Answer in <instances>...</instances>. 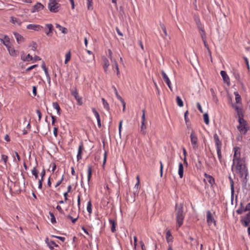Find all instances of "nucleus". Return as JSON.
I'll use <instances>...</instances> for the list:
<instances>
[{
    "instance_id": "obj_54",
    "label": "nucleus",
    "mask_w": 250,
    "mask_h": 250,
    "mask_svg": "<svg viewBox=\"0 0 250 250\" xmlns=\"http://www.w3.org/2000/svg\"><path fill=\"white\" fill-rule=\"evenodd\" d=\"M188 110H187L185 113V115H184V117H185V122L186 123H187L188 121H189V119H188Z\"/></svg>"
},
{
    "instance_id": "obj_9",
    "label": "nucleus",
    "mask_w": 250,
    "mask_h": 250,
    "mask_svg": "<svg viewBox=\"0 0 250 250\" xmlns=\"http://www.w3.org/2000/svg\"><path fill=\"white\" fill-rule=\"evenodd\" d=\"M207 221L208 225H211L213 223L214 226H216V221H215L211 212L208 210L207 212Z\"/></svg>"
},
{
    "instance_id": "obj_62",
    "label": "nucleus",
    "mask_w": 250,
    "mask_h": 250,
    "mask_svg": "<svg viewBox=\"0 0 250 250\" xmlns=\"http://www.w3.org/2000/svg\"><path fill=\"white\" fill-rule=\"evenodd\" d=\"M197 107L201 113L203 112L202 106L199 103H197Z\"/></svg>"
},
{
    "instance_id": "obj_10",
    "label": "nucleus",
    "mask_w": 250,
    "mask_h": 250,
    "mask_svg": "<svg viewBox=\"0 0 250 250\" xmlns=\"http://www.w3.org/2000/svg\"><path fill=\"white\" fill-rule=\"evenodd\" d=\"M26 28L29 30L38 31L41 30L43 28V27L39 24H29L27 25Z\"/></svg>"
},
{
    "instance_id": "obj_40",
    "label": "nucleus",
    "mask_w": 250,
    "mask_h": 250,
    "mask_svg": "<svg viewBox=\"0 0 250 250\" xmlns=\"http://www.w3.org/2000/svg\"><path fill=\"white\" fill-rule=\"evenodd\" d=\"M32 174L35 176V179H37L38 178V171L36 167H33L32 171Z\"/></svg>"
},
{
    "instance_id": "obj_41",
    "label": "nucleus",
    "mask_w": 250,
    "mask_h": 250,
    "mask_svg": "<svg viewBox=\"0 0 250 250\" xmlns=\"http://www.w3.org/2000/svg\"><path fill=\"white\" fill-rule=\"evenodd\" d=\"M112 88H113L114 89V92H115V94L117 98V99L118 100H119L120 101H122L123 100V99L122 98V97L119 95V94H118V92L117 91V90L116 89V88L115 87V86H112Z\"/></svg>"
},
{
    "instance_id": "obj_59",
    "label": "nucleus",
    "mask_w": 250,
    "mask_h": 250,
    "mask_svg": "<svg viewBox=\"0 0 250 250\" xmlns=\"http://www.w3.org/2000/svg\"><path fill=\"white\" fill-rule=\"evenodd\" d=\"M52 236L53 237H55V238H57L60 239L62 242H64L65 241V238L64 237H63L58 236H55V235H52Z\"/></svg>"
},
{
    "instance_id": "obj_39",
    "label": "nucleus",
    "mask_w": 250,
    "mask_h": 250,
    "mask_svg": "<svg viewBox=\"0 0 250 250\" xmlns=\"http://www.w3.org/2000/svg\"><path fill=\"white\" fill-rule=\"evenodd\" d=\"M203 117H204V122L205 123V124L206 125H208L209 120V117H208V114L207 113H205L203 115Z\"/></svg>"
},
{
    "instance_id": "obj_45",
    "label": "nucleus",
    "mask_w": 250,
    "mask_h": 250,
    "mask_svg": "<svg viewBox=\"0 0 250 250\" xmlns=\"http://www.w3.org/2000/svg\"><path fill=\"white\" fill-rule=\"evenodd\" d=\"M87 210L89 214L92 213V204L90 201H89L87 203Z\"/></svg>"
},
{
    "instance_id": "obj_63",
    "label": "nucleus",
    "mask_w": 250,
    "mask_h": 250,
    "mask_svg": "<svg viewBox=\"0 0 250 250\" xmlns=\"http://www.w3.org/2000/svg\"><path fill=\"white\" fill-rule=\"evenodd\" d=\"M244 211H250V203L247 205L246 207L244 208Z\"/></svg>"
},
{
    "instance_id": "obj_7",
    "label": "nucleus",
    "mask_w": 250,
    "mask_h": 250,
    "mask_svg": "<svg viewBox=\"0 0 250 250\" xmlns=\"http://www.w3.org/2000/svg\"><path fill=\"white\" fill-rule=\"evenodd\" d=\"M71 93L73 96L75 97L77 102V104L81 105L83 104V101L82 97L79 96V93L76 88H75L74 89L71 90Z\"/></svg>"
},
{
    "instance_id": "obj_44",
    "label": "nucleus",
    "mask_w": 250,
    "mask_h": 250,
    "mask_svg": "<svg viewBox=\"0 0 250 250\" xmlns=\"http://www.w3.org/2000/svg\"><path fill=\"white\" fill-rule=\"evenodd\" d=\"M160 26H161V28L162 30H163V32L164 33L165 36V37L167 36L168 34H167V29H166V27L165 25L163 23H161L160 24Z\"/></svg>"
},
{
    "instance_id": "obj_20",
    "label": "nucleus",
    "mask_w": 250,
    "mask_h": 250,
    "mask_svg": "<svg viewBox=\"0 0 250 250\" xmlns=\"http://www.w3.org/2000/svg\"><path fill=\"white\" fill-rule=\"evenodd\" d=\"M83 149V144L82 143L79 146L78 148V154L77 156V160L79 161L80 160L82 159V153Z\"/></svg>"
},
{
    "instance_id": "obj_8",
    "label": "nucleus",
    "mask_w": 250,
    "mask_h": 250,
    "mask_svg": "<svg viewBox=\"0 0 250 250\" xmlns=\"http://www.w3.org/2000/svg\"><path fill=\"white\" fill-rule=\"evenodd\" d=\"M236 172L239 175L240 178H244L245 180H247L246 177L248 175V170L246 168V167H243L242 169L236 171Z\"/></svg>"
},
{
    "instance_id": "obj_43",
    "label": "nucleus",
    "mask_w": 250,
    "mask_h": 250,
    "mask_svg": "<svg viewBox=\"0 0 250 250\" xmlns=\"http://www.w3.org/2000/svg\"><path fill=\"white\" fill-rule=\"evenodd\" d=\"M70 59H71V53H70V51H69L65 55V62H64L65 64L67 63V62L70 61Z\"/></svg>"
},
{
    "instance_id": "obj_38",
    "label": "nucleus",
    "mask_w": 250,
    "mask_h": 250,
    "mask_svg": "<svg viewBox=\"0 0 250 250\" xmlns=\"http://www.w3.org/2000/svg\"><path fill=\"white\" fill-rule=\"evenodd\" d=\"M221 148L222 147L216 148L218 157L220 163L222 162Z\"/></svg>"
},
{
    "instance_id": "obj_29",
    "label": "nucleus",
    "mask_w": 250,
    "mask_h": 250,
    "mask_svg": "<svg viewBox=\"0 0 250 250\" xmlns=\"http://www.w3.org/2000/svg\"><path fill=\"white\" fill-rule=\"evenodd\" d=\"M7 48L10 55L13 56H16L18 55L17 51H16L14 48H11L10 46H9L8 48Z\"/></svg>"
},
{
    "instance_id": "obj_49",
    "label": "nucleus",
    "mask_w": 250,
    "mask_h": 250,
    "mask_svg": "<svg viewBox=\"0 0 250 250\" xmlns=\"http://www.w3.org/2000/svg\"><path fill=\"white\" fill-rule=\"evenodd\" d=\"M233 75H234L235 79L238 82H240V76L239 74L237 72L235 71L233 72Z\"/></svg>"
},
{
    "instance_id": "obj_2",
    "label": "nucleus",
    "mask_w": 250,
    "mask_h": 250,
    "mask_svg": "<svg viewBox=\"0 0 250 250\" xmlns=\"http://www.w3.org/2000/svg\"><path fill=\"white\" fill-rule=\"evenodd\" d=\"M239 125L237 128L238 130L244 134H246L248 130L249 129V127L246 121L243 118L238 119Z\"/></svg>"
},
{
    "instance_id": "obj_30",
    "label": "nucleus",
    "mask_w": 250,
    "mask_h": 250,
    "mask_svg": "<svg viewBox=\"0 0 250 250\" xmlns=\"http://www.w3.org/2000/svg\"><path fill=\"white\" fill-rule=\"evenodd\" d=\"M109 222L111 225V230L112 232H114L116 231V222L114 220L109 219Z\"/></svg>"
},
{
    "instance_id": "obj_12",
    "label": "nucleus",
    "mask_w": 250,
    "mask_h": 250,
    "mask_svg": "<svg viewBox=\"0 0 250 250\" xmlns=\"http://www.w3.org/2000/svg\"><path fill=\"white\" fill-rule=\"evenodd\" d=\"M161 74L163 76V78L165 82V83L167 85L168 87L169 88L170 90H172L171 86V82L170 81V80L169 79L168 76L167 75V74L165 73L164 70L161 71Z\"/></svg>"
},
{
    "instance_id": "obj_17",
    "label": "nucleus",
    "mask_w": 250,
    "mask_h": 250,
    "mask_svg": "<svg viewBox=\"0 0 250 250\" xmlns=\"http://www.w3.org/2000/svg\"><path fill=\"white\" fill-rule=\"evenodd\" d=\"M92 112H93L94 115L95 116L97 119L98 127L99 128H101L102 126V125L100 115L95 108H92Z\"/></svg>"
},
{
    "instance_id": "obj_19",
    "label": "nucleus",
    "mask_w": 250,
    "mask_h": 250,
    "mask_svg": "<svg viewBox=\"0 0 250 250\" xmlns=\"http://www.w3.org/2000/svg\"><path fill=\"white\" fill-rule=\"evenodd\" d=\"M13 34H14V35L15 38L16 39L17 42L19 43H20L21 42H23L24 38L21 35H20V34H19L17 32H14Z\"/></svg>"
},
{
    "instance_id": "obj_22",
    "label": "nucleus",
    "mask_w": 250,
    "mask_h": 250,
    "mask_svg": "<svg viewBox=\"0 0 250 250\" xmlns=\"http://www.w3.org/2000/svg\"><path fill=\"white\" fill-rule=\"evenodd\" d=\"M136 179L137 180V183L135 184L134 187V194L136 195V194H138L139 192V187L140 185V180L139 176L138 175L136 177Z\"/></svg>"
},
{
    "instance_id": "obj_33",
    "label": "nucleus",
    "mask_w": 250,
    "mask_h": 250,
    "mask_svg": "<svg viewBox=\"0 0 250 250\" xmlns=\"http://www.w3.org/2000/svg\"><path fill=\"white\" fill-rule=\"evenodd\" d=\"M53 107L56 109L57 111V113L58 115H61V108L60 107L59 104L57 102H54L53 103Z\"/></svg>"
},
{
    "instance_id": "obj_52",
    "label": "nucleus",
    "mask_w": 250,
    "mask_h": 250,
    "mask_svg": "<svg viewBox=\"0 0 250 250\" xmlns=\"http://www.w3.org/2000/svg\"><path fill=\"white\" fill-rule=\"evenodd\" d=\"M7 159H8L7 156L4 155V154L1 155V160L2 161H3L5 164H6Z\"/></svg>"
},
{
    "instance_id": "obj_50",
    "label": "nucleus",
    "mask_w": 250,
    "mask_h": 250,
    "mask_svg": "<svg viewBox=\"0 0 250 250\" xmlns=\"http://www.w3.org/2000/svg\"><path fill=\"white\" fill-rule=\"evenodd\" d=\"M67 218H68V219H70L72 221V222L73 223H75L76 221L78 220V216H77L76 218H73L70 215H68L67 216Z\"/></svg>"
},
{
    "instance_id": "obj_56",
    "label": "nucleus",
    "mask_w": 250,
    "mask_h": 250,
    "mask_svg": "<svg viewBox=\"0 0 250 250\" xmlns=\"http://www.w3.org/2000/svg\"><path fill=\"white\" fill-rule=\"evenodd\" d=\"M36 113L37 114H38V117H39V121L40 122L41 120V118H42V113H41V111L39 110V109H37L36 110Z\"/></svg>"
},
{
    "instance_id": "obj_6",
    "label": "nucleus",
    "mask_w": 250,
    "mask_h": 250,
    "mask_svg": "<svg viewBox=\"0 0 250 250\" xmlns=\"http://www.w3.org/2000/svg\"><path fill=\"white\" fill-rule=\"evenodd\" d=\"M234 153L233 155V163L235 164L236 161L242 160L240 158V149L239 147H234Z\"/></svg>"
},
{
    "instance_id": "obj_55",
    "label": "nucleus",
    "mask_w": 250,
    "mask_h": 250,
    "mask_svg": "<svg viewBox=\"0 0 250 250\" xmlns=\"http://www.w3.org/2000/svg\"><path fill=\"white\" fill-rule=\"evenodd\" d=\"M250 223V221H249L248 220H247L246 219H244L243 223L244 226H245V227H248L249 226Z\"/></svg>"
},
{
    "instance_id": "obj_57",
    "label": "nucleus",
    "mask_w": 250,
    "mask_h": 250,
    "mask_svg": "<svg viewBox=\"0 0 250 250\" xmlns=\"http://www.w3.org/2000/svg\"><path fill=\"white\" fill-rule=\"evenodd\" d=\"M37 66H38V64H35V65H32V66L28 67L27 68H26V71H31L32 69L36 67Z\"/></svg>"
},
{
    "instance_id": "obj_21",
    "label": "nucleus",
    "mask_w": 250,
    "mask_h": 250,
    "mask_svg": "<svg viewBox=\"0 0 250 250\" xmlns=\"http://www.w3.org/2000/svg\"><path fill=\"white\" fill-rule=\"evenodd\" d=\"M46 27L48 29V31H46L45 33L47 36H51V33L53 30V26L51 23H48L46 24Z\"/></svg>"
},
{
    "instance_id": "obj_13",
    "label": "nucleus",
    "mask_w": 250,
    "mask_h": 250,
    "mask_svg": "<svg viewBox=\"0 0 250 250\" xmlns=\"http://www.w3.org/2000/svg\"><path fill=\"white\" fill-rule=\"evenodd\" d=\"M220 74L223 78V81L225 83H227L229 86L230 85L229 78L225 71L222 70L220 72Z\"/></svg>"
},
{
    "instance_id": "obj_4",
    "label": "nucleus",
    "mask_w": 250,
    "mask_h": 250,
    "mask_svg": "<svg viewBox=\"0 0 250 250\" xmlns=\"http://www.w3.org/2000/svg\"><path fill=\"white\" fill-rule=\"evenodd\" d=\"M60 0H49L48 7L51 12L56 13L59 11L60 4L58 3Z\"/></svg>"
},
{
    "instance_id": "obj_31",
    "label": "nucleus",
    "mask_w": 250,
    "mask_h": 250,
    "mask_svg": "<svg viewBox=\"0 0 250 250\" xmlns=\"http://www.w3.org/2000/svg\"><path fill=\"white\" fill-rule=\"evenodd\" d=\"M92 175V167L90 165H89L88 166V169H87V181L88 183H89L90 180L91 178Z\"/></svg>"
},
{
    "instance_id": "obj_32",
    "label": "nucleus",
    "mask_w": 250,
    "mask_h": 250,
    "mask_svg": "<svg viewBox=\"0 0 250 250\" xmlns=\"http://www.w3.org/2000/svg\"><path fill=\"white\" fill-rule=\"evenodd\" d=\"M172 236L170 230H168L166 233V239L168 243L172 241Z\"/></svg>"
},
{
    "instance_id": "obj_5",
    "label": "nucleus",
    "mask_w": 250,
    "mask_h": 250,
    "mask_svg": "<svg viewBox=\"0 0 250 250\" xmlns=\"http://www.w3.org/2000/svg\"><path fill=\"white\" fill-rule=\"evenodd\" d=\"M190 138L193 149L194 150H196L198 147V144L197 143L198 139L193 130L192 131L190 134Z\"/></svg>"
},
{
    "instance_id": "obj_36",
    "label": "nucleus",
    "mask_w": 250,
    "mask_h": 250,
    "mask_svg": "<svg viewBox=\"0 0 250 250\" xmlns=\"http://www.w3.org/2000/svg\"><path fill=\"white\" fill-rule=\"evenodd\" d=\"M234 94L235 96L236 103L237 104L241 103V98L240 95L238 94L237 92H234Z\"/></svg>"
},
{
    "instance_id": "obj_53",
    "label": "nucleus",
    "mask_w": 250,
    "mask_h": 250,
    "mask_svg": "<svg viewBox=\"0 0 250 250\" xmlns=\"http://www.w3.org/2000/svg\"><path fill=\"white\" fill-rule=\"evenodd\" d=\"M114 62H115V64H116V71H117V75L118 77H119L120 71H119V67H118L117 62L116 61H114Z\"/></svg>"
},
{
    "instance_id": "obj_23",
    "label": "nucleus",
    "mask_w": 250,
    "mask_h": 250,
    "mask_svg": "<svg viewBox=\"0 0 250 250\" xmlns=\"http://www.w3.org/2000/svg\"><path fill=\"white\" fill-rule=\"evenodd\" d=\"M184 167L182 163L179 164L178 174L181 178L183 177Z\"/></svg>"
},
{
    "instance_id": "obj_11",
    "label": "nucleus",
    "mask_w": 250,
    "mask_h": 250,
    "mask_svg": "<svg viewBox=\"0 0 250 250\" xmlns=\"http://www.w3.org/2000/svg\"><path fill=\"white\" fill-rule=\"evenodd\" d=\"M204 176L206 178L204 179V181H207L208 183H209L211 187H212L213 185L215 184V180L212 176L207 173L204 174Z\"/></svg>"
},
{
    "instance_id": "obj_18",
    "label": "nucleus",
    "mask_w": 250,
    "mask_h": 250,
    "mask_svg": "<svg viewBox=\"0 0 250 250\" xmlns=\"http://www.w3.org/2000/svg\"><path fill=\"white\" fill-rule=\"evenodd\" d=\"M234 107L237 112V116L238 119H239V118H243V114L241 108L238 105H235L234 106Z\"/></svg>"
},
{
    "instance_id": "obj_48",
    "label": "nucleus",
    "mask_w": 250,
    "mask_h": 250,
    "mask_svg": "<svg viewBox=\"0 0 250 250\" xmlns=\"http://www.w3.org/2000/svg\"><path fill=\"white\" fill-rule=\"evenodd\" d=\"M102 101H103V104H104V107L105 109H106L107 110H109V104L107 103V102L105 100V99L104 98H102Z\"/></svg>"
},
{
    "instance_id": "obj_3",
    "label": "nucleus",
    "mask_w": 250,
    "mask_h": 250,
    "mask_svg": "<svg viewBox=\"0 0 250 250\" xmlns=\"http://www.w3.org/2000/svg\"><path fill=\"white\" fill-rule=\"evenodd\" d=\"M196 24H197L198 28V29L201 31L200 32V35L202 39V41L204 42V46L208 50V52L210 55H211V52L209 50V47L208 44L207 42V40H206V33L204 30L203 29L201 24L199 20H198V22L197 21V20H196Z\"/></svg>"
},
{
    "instance_id": "obj_42",
    "label": "nucleus",
    "mask_w": 250,
    "mask_h": 250,
    "mask_svg": "<svg viewBox=\"0 0 250 250\" xmlns=\"http://www.w3.org/2000/svg\"><path fill=\"white\" fill-rule=\"evenodd\" d=\"M87 8L88 10L93 9V0H87Z\"/></svg>"
},
{
    "instance_id": "obj_46",
    "label": "nucleus",
    "mask_w": 250,
    "mask_h": 250,
    "mask_svg": "<svg viewBox=\"0 0 250 250\" xmlns=\"http://www.w3.org/2000/svg\"><path fill=\"white\" fill-rule=\"evenodd\" d=\"M50 217H51V222L53 224H55L56 223V218L54 214L52 212H49V213Z\"/></svg>"
},
{
    "instance_id": "obj_26",
    "label": "nucleus",
    "mask_w": 250,
    "mask_h": 250,
    "mask_svg": "<svg viewBox=\"0 0 250 250\" xmlns=\"http://www.w3.org/2000/svg\"><path fill=\"white\" fill-rule=\"evenodd\" d=\"M56 27L57 28H58L62 33L63 34H67V29L65 27L62 26L61 25H60L58 23H56Z\"/></svg>"
},
{
    "instance_id": "obj_1",
    "label": "nucleus",
    "mask_w": 250,
    "mask_h": 250,
    "mask_svg": "<svg viewBox=\"0 0 250 250\" xmlns=\"http://www.w3.org/2000/svg\"><path fill=\"white\" fill-rule=\"evenodd\" d=\"M175 213L176 217V223L178 227L179 228L183 225V220L185 218L183 205L182 204H180L179 205L177 204H176Z\"/></svg>"
},
{
    "instance_id": "obj_25",
    "label": "nucleus",
    "mask_w": 250,
    "mask_h": 250,
    "mask_svg": "<svg viewBox=\"0 0 250 250\" xmlns=\"http://www.w3.org/2000/svg\"><path fill=\"white\" fill-rule=\"evenodd\" d=\"M104 62L103 67L105 71H107L108 67L109 66V62L108 60L105 57L103 58Z\"/></svg>"
},
{
    "instance_id": "obj_14",
    "label": "nucleus",
    "mask_w": 250,
    "mask_h": 250,
    "mask_svg": "<svg viewBox=\"0 0 250 250\" xmlns=\"http://www.w3.org/2000/svg\"><path fill=\"white\" fill-rule=\"evenodd\" d=\"M233 166L235 167L236 171L246 167V166L244 164L243 160L236 161L235 164H233Z\"/></svg>"
},
{
    "instance_id": "obj_34",
    "label": "nucleus",
    "mask_w": 250,
    "mask_h": 250,
    "mask_svg": "<svg viewBox=\"0 0 250 250\" xmlns=\"http://www.w3.org/2000/svg\"><path fill=\"white\" fill-rule=\"evenodd\" d=\"M229 179L230 180V182L231 197H233L234 193V182H233V180L232 179V178L230 177H229Z\"/></svg>"
},
{
    "instance_id": "obj_28",
    "label": "nucleus",
    "mask_w": 250,
    "mask_h": 250,
    "mask_svg": "<svg viewBox=\"0 0 250 250\" xmlns=\"http://www.w3.org/2000/svg\"><path fill=\"white\" fill-rule=\"evenodd\" d=\"M10 21L13 23V24L17 23L19 25H21V20L19 19H17L16 18H15L14 17H11L10 18Z\"/></svg>"
},
{
    "instance_id": "obj_24",
    "label": "nucleus",
    "mask_w": 250,
    "mask_h": 250,
    "mask_svg": "<svg viewBox=\"0 0 250 250\" xmlns=\"http://www.w3.org/2000/svg\"><path fill=\"white\" fill-rule=\"evenodd\" d=\"M48 238H46V240H45V241L47 243L48 246L49 247V248L51 250H53L54 249L53 247L52 246H54L55 247H58V245L57 244H56L54 241H50V242H48Z\"/></svg>"
},
{
    "instance_id": "obj_61",
    "label": "nucleus",
    "mask_w": 250,
    "mask_h": 250,
    "mask_svg": "<svg viewBox=\"0 0 250 250\" xmlns=\"http://www.w3.org/2000/svg\"><path fill=\"white\" fill-rule=\"evenodd\" d=\"M51 117L52 119V125H54L56 120V117L52 114H51Z\"/></svg>"
},
{
    "instance_id": "obj_60",
    "label": "nucleus",
    "mask_w": 250,
    "mask_h": 250,
    "mask_svg": "<svg viewBox=\"0 0 250 250\" xmlns=\"http://www.w3.org/2000/svg\"><path fill=\"white\" fill-rule=\"evenodd\" d=\"M45 175V170L44 169H43L41 173V179L40 180H42V181H43V178H44Z\"/></svg>"
},
{
    "instance_id": "obj_51",
    "label": "nucleus",
    "mask_w": 250,
    "mask_h": 250,
    "mask_svg": "<svg viewBox=\"0 0 250 250\" xmlns=\"http://www.w3.org/2000/svg\"><path fill=\"white\" fill-rule=\"evenodd\" d=\"M245 211H244V208H239L236 210V212L238 214H241L243 212Z\"/></svg>"
},
{
    "instance_id": "obj_15",
    "label": "nucleus",
    "mask_w": 250,
    "mask_h": 250,
    "mask_svg": "<svg viewBox=\"0 0 250 250\" xmlns=\"http://www.w3.org/2000/svg\"><path fill=\"white\" fill-rule=\"evenodd\" d=\"M213 139L215 144L216 148L222 147V144L221 141L220 140L219 136L215 133L213 135Z\"/></svg>"
},
{
    "instance_id": "obj_58",
    "label": "nucleus",
    "mask_w": 250,
    "mask_h": 250,
    "mask_svg": "<svg viewBox=\"0 0 250 250\" xmlns=\"http://www.w3.org/2000/svg\"><path fill=\"white\" fill-rule=\"evenodd\" d=\"M56 209L61 213V214H64V211L62 209L61 207L59 205H58L56 207Z\"/></svg>"
},
{
    "instance_id": "obj_16",
    "label": "nucleus",
    "mask_w": 250,
    "mask_h": 250,
    "mask_svg": "<svg viewBox=\"0 0 250 250\" xmlns=\"http://www.w3.org/2000/svg\"><path fill=\"white\" fill-rule=\"evenodd\" d=\"M44 8V6L41 3L38 2L33 6V9L31 10L32 13H35L36 11H39Z\"/></svg>"
},
{
    "instance_id": "obj_27",
    "label": "nucleus",
    "mask_w": 250,
    "mask_h": 250,
    "mask_svg": "<svg viewBox=\"0 0 250 250\" xmlns=\"http://www.w3.org/2000/svg\"><path fill=\"white\" fill-rule=\"evenodd\" d=\"M21 59L24 62H29L33 60V57L28 54L26 57L21 55Z\"/></svg>"
},
{
    "instance_id": "obj_47",
    "label": "nucleus",
    "mask_w": 250,
    "mask_h": 250,
    "mask_svg": "<svg viewBox=\"0 0 250 250\" xmlns=\"http://www.w3.org/2000/svg\"><path fill=\"white\" fill-rule=\"evenodd\" d=\"M141 131L142 132L143 134H146V132L144 130L146 128V126L145 125V122H141Z\"/></svg>"
},
{
    "instance_id": "obj_35",
    "label": "nucleus",
    "mask_w": 250,
    "mask_h": 250,
    "mask_svg": "<svg viewBox=\"0 0 250 250\" xmlns=\"http://www.w3.org/2000/svg\"><path fill=\"white\" fill-rule=\"evenodd\" d=\"M10 43V38L6 35L4 36V42L3 44L7 47L8 48L10 46L9 44Z\"/></svg>"
},
{
    "instance_id": "obj_37",
    "label": "nucleus",
    "mask_w": 250,
    "mask_h": 250,
    "mask_svg": "<svg viewBox=\"0 0 250 250\" xmlns=\"http://www.w3.org/2000/svg\"><path fill=\"white\" fill-rule=\"evenodd\" d=\"M176 101L177 104H178V105L179 106L182 107L183 106V105H184L183 102L182 100L181 99V98L179 96H178L176 97Z\"/></svg>"
},
{
    "instance_id": "obj_64",
    "label": "nucleus",
    "mask_w": 250,
    "mask_h": 250,
    "mask_svg": "<svg viewBox=\"0 0 250 250\" xmlns=\"http://www.w3.org/2000/svg\"><path fill=\"white\" fill-rule=\"evenodd\" d=\"M244 219L248 220L249 221H250V211L246 214L244 217Z\"/></svg>"
}]
</instances>
